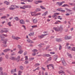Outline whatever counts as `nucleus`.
<instances>
[{
	"label": "nucleus",
	"mask_w": 75,
	"mask_h": 75,
	"mask_svg": "<svg viewBox=\"0 0 75 75\" xmlns=\"http://www.w3.org/2000/svg\"><path fill=\"white\" fill-rule=\"evenodd\" d=\"M7 37L8 35H5L4 34H3L2 35H0V38H1V40L2 41H4V42H3V44H7V41H8V39H6L4 40V38H5V37H3V36Z\"/></svg>",
	"instance_id": "1"
},
{
	"label": "nucleus",
	"mask_w": 75,
	"mask_h": 75,
	"mask_svg": "<svg viewBox=\"0 0 75 75\" xmlns=\"http://www.w3.org/2000/svg\"><path fill=\"white\" fill-rule=\"evenodd\" d=\"M47 35H48L47 34H44V35H39L38 36V37L39 38L41 39V38H43L45 36H46Z\"/></svg>",
	"instance_id": "2"
},
{
	"label": "nucleus",
	"mask_w": 75,
	"mask_h": 75,
	"mask_svg": "<svg viewBox=\"0 0 75 75\" xmlns=\"http://www.w3.org/2000/svg\"><path fill=\"white\" fill-rule=\"evenodd\" d=\"M63 3H65V1H63L61 2H57V4L59 5V6H61L62 5Z\"/></svg>",
	"instance_id": "3"
},
{
	"label": "nucleus",
	"mask_w": 75,
	"mask_h": 75,
	"mask_svg": "<svg viewBox=\"0 0 75 75\" xmlns=\"http://www.w3.org/2000/svg\"><path fill=\"white\" fill-rule=\"evenodd\" d=\"M71 38H72V37L71 36L69 37L68 36H66L64 37L65 40H70Z\"/></svg>",
	"instance_id": "4"
},
{
	"label": "nucleus",
	"mask_w": 75,
	"mask_h": 75,
	"mask_svg": "<svg viewBox=\"0 0 75 75\" xmlns=\"http://www.w3.org/2000/svg\"><path fill=\"white\" fill-rule=\"evenodd\" d=\"M20 8L21 9H23V10H25V8H27V5H24L22 7L21 6Z\"/></svg>",
	"instance_id": "5"
},
{
	"label": "nucleus",
	"mask_w": 75,
	"mask_h": 75,
	"mask_svg": "<svg viewBox=\"0 0 75 75\" xmlns=\"http://www.w3.org/2000/svg\"><path fill=\"white\" fill-rule=\"evenodd\" d=\"M54 30L56 31H60V28H54Z\"/></svg>",
	"instance_id": "6"
},
{
	"label": "nucleus",
	"mask_w": 75,
	"mask_h": 75,
	"mask_svg": "<svg viewBox=\"0 0 75 75\" xmlns=\"http://www.w3.org/2000/svg\"><path fill=\"white\" fill-rule=\"evenodd\" d=\"M20 23L21 24H25V21L23 20H21L20 21Z\"/></svg>",
	"instance_id": "7"
},
{
	"label": "nucleus",
	"mask_w": 75,
	"mask_h": 75,
	"mask_svg": "<svg viewBox=\"0 0 75 75\" xmlns=\"http://www.w3.org/2000/svg\"><path fill=\"white\" fill-rule=\"evenodd\" d=\"M27 42H29V43H30V44H32V43H33L34 42L32 41L31 40L29 39L27 40Z\"/></svg>",
	"instance_id": "8"
},
{
	"label": "nucleus",
	"mask_w": 75,
	"mask_h": 75,
	"mask_svg": "<svg viewBox=\"0 0 75 75\" xmlns=\"http://www.w3.org/2000/svg\"><path fill=\"white\" fill-rule=\"evenodd\" d=\"M20 56H18L16 58V60L17 62H19L20 61Z\"/></svg>",
	"instance_id": "9"
},
{
	"label": "nucleus",
	"mask_w": 75,
	"mask_h": 75,
	"mask_svg": "<svg viewBox=\"0 0 75 75\" xmlns=\"http://www.w3.org/2000/svg\"><path fill=\"white\" fill-rule=\"evenodd\" d=\"M10 51V49H7L3 50V52H8V51Z\"/></svg>",
	"instance_id": "10"
},
{
	"label": "nucleus",
	"mask_w": 75,
	"mask_h": 75,
	"mask_svg": "<svg viewBox=\"0 0 75 75\" xmlns=\"http://www.w3.org/2000/svg\"><path fill=\"white\" fill-rule=\"evenodd\" d=\"M57 58H58V56H57V55L54 56V61H57Z\"/></svg>",
	"instance_id": "11"
},
{
	"label": "nucleus",
	"mask_w": 75,
	"mask_h": 75,
	"mask_svg": "<svg viewBox=\"0 0 75 75\" xmlns=\"http://www.w3.org/2000/svg\"><path fill=\"white\" fill-rule=\"evenodd\" d=\"M56 41L57 42H61L62 41V39H56Z\"/></svg>",
	"instance_id": "12"
},
{
	"label": "nucleus",
	"mask_w": 75,
	"mask_h": 75,
	"mask_svg": "<svg viewBox=\"0 0 75 75\" xmlns=\"http://www.w3.org/2000/svg\"><path fill=\"white\" fill-rule=\"evenodd\" d=\"M10 59H11V60H13L14 61L16 60V58L15 57H11V58H10Z\"/></svg>",
	"instance_id": "13"
},
{
	"label": "nucleus",
	"mask_w": 75,
	"mask_h": 75,
	"mask_svg": "<svg viewBox=\"0 0 75 75\" xmlns=\"http://www.w3.org/2000/svg\"><path fill=\"white\" fill-rule=\"evenodd\" d=\"M38 21V20H37V19H34L33 21V23H37Z\"/></svg>",
	"instance_id": "14"
},
{
	"label": "nucleus",
	"mask_w": 75,
	"mask_h": 75,
	"mask_svg": "<svg viewBox=\"0 0 75 75\" xmlns=\"http://www.w3.org/2000/svg\"><path fill=\"white\" fill-rule=\"evenodd\" d=\"M48 11H46L42 15V16H46V15H47V14H48Z\"/></svg>",
	"instance_id": "15"
},
{
	"label": "nucleus",
	"mask_w": 75,
	"mask_h": 75,
	"mask_svg": "<svg viewBox=\"0 0 75 75\" xmlns=\"http://www.w3.org/2000/svg\"><path fill=\"white\" fill-rule=\"evenodd\" d=\"M16 6V8H19V7H18V6H17L16 5H11L10 6V7H14V6Z\"/></svg>",
	"instance_id": "16"
},
{
	"label": "nucleus",
	"mask_w": 75,
	"mask_h": 75,
	"mask_svg": "<svg viewBox=\"0 0 75 75\" xmlns=\"http://www.w3.org/2000/svg\"><path fill=\"white\" fill-rule=\"evenodd\" d=\"M4 33H7L8 32V30H7V28H4Z\"/></svg>",
	"instance_id": "17"
},
{
	"label": "nucleus",
	"mask_w": 75,
	"mask_h": 75,
	"mask_svg": "<svg viewBox=\"0 0 75 75\" xmlns=\"http://www.w3.org/2000/svg\"><path fill=\"white\" fill-rule=\"evenodd\" d=\"M9 8L10 10H14L16 8V7H14V8H13V7H11Z\"/></svg>",
	"instance_id": "18"
},
{
	"label": "nucleus",
	"mask_w": 75,
	"mask_h": 75,
	"mask_svg": "<svg viewBox=\"0 0 75 75\" xmlns=\"http://www.w3.org/2000/svg\"><path fill=\"white\" fill-rule=\"evenodd\" d=\"M23 52V51L22 50H20L18 52V54H22Z\"/></svg>",
	"instance_id": "19"
},
{
	"label": "nucleus",
	"mask_w": 75,
	"mask_h": 75,
	"mask_svg": "<svg viewBox=\"0 0 75 75\" xmlns=\"http://www.w3.org/2000/svg\"><path fill=\"white\" fill-rule=\"evenodd\" d=\"M63 65L64 66H67V63L65 61L64 62H62Z\"/></svg>",
	"instance_id": "20"
},
{
	"label": "nucleus",
	"mask_w": 75,
	"mask_h": 75,
	"mask_svg": "<svg viewBox=\"0 0 75 75\" xmlns=\"http://www.w3.org/2000/svg\"><path fill=\"white\" fill-rule=\"evenodd\" d=\"M23 73V71H18V75H21V73Z\"/></svg>",
	"instance_id": "21"
},
{
	"label": "nucleus",
	"mask_w": 75,
	"mask_h": 75,
	"mask_svg": "<svg viewBox=\"0 0 75 75\" xmlns=\"http://www.w3.org/2000/svg\"><path fill=\"white\" fill-rule=\"evenodd\" d=\"M7 18L6 16H4L1 17V19H5V18Z\"/></svg>",
	"instance_id": "22"
},
{
	"label": "nucleus",
	"mask_w": 75,
	"mask_h": 75,
	"mask_svg": "<svg viewBox=\"0 0 75 75\" xmlns=\"http://www.w3.org/2000/svg\"><path fill=\"white\" fill-rule=\"evenodd\" d=\"M18 48H19V50H21L22 47L21 46H20V45H18Z\"/></svg>",
	"instance_id": "23"
},
{
	"label": "nucleus",
	"mask_w": 75,
	"mask_h": 75,
	"mask_svg": "<svg viewBox=\"0 0 75 75\" xmlns=\"http://www.w3.org/2000/svg\"><path fill=\"white\" fill-rule=\"evenodd\" d=\"M33 52H38V50H37V49H34L33 50H32Z\"/></svg>",
	"instance_id": "24"
},
{
	"label": "nucleus",
	"mask_w": 75,
	"mask_h": 75,
	"mask_svg": "<svg viewBox=\"0 0 75 75\" xmlns=\"http://www.w3.org/2000/svg\"><path fill=\"white\" fill-rule=\"evenodd\" d=\"M69 4L71 6H75V4L74 3H69Z\"/></svg>",
	"instance_id": "25"
},
{
	"label": "nucleus",
	"mask_w": 75,
	"mask_h": 75,
	"mask_svg": "<svg viewBox=\"0 0 75 75\" xmlns=\"http://www.w3.org/2000/svg\"><path fill=\"white\" fill-rule=\"evenodd\" d=\"M20 68L21 70H23L24 69V67L22 66H21L20 67Z\"/></svg>",
	"instance_id": "26"
},
{
	"label": "nucleus",
	"mask_w": 75,
	"mask_h": 75,
	"mask_svg": "<svg viewBox=\"0 0 75 75\" xmlns=\"http://www.w3.org/2000/svg\"><path fill=\"white\" fill-rule=\"evenodd\" d=\"M1 46L2 47H6L7 46V45H1Z\"/></svg>",
	"instance_id": "27"
},
{
	"label": "nucleus",
	"mask_w": 75,
	"mask_h": 75,
	"mask_svg": "<svg viewBox=\"0 0 75 75\" xmlns=\"http://www.w3.org/2000/svg\"><path fill=\"white\" fill-rule=\"evenodd\" d=\"M41 9L40 8H38L36 9V11H41Z\"/></svg>",
	"instance_id": "28"
},
{
	"label": "nucleus",
	"mask_w": 75,
	"mask_h": 75,
	"mask_svg": "<svg viewBox=\"0 0 75 75\" xmlns=\"http://www.w3.org/2000/svg\"><path fill=\"white\" fill-rule=\"evenodd\" d=\"M57 18L58 19H59L60 20H62V18H61V16H58L57 17Z\"/></svg>",
	"instance_id": "29"
},
{
	"label": "nucleus",
	"mask_w": 75,
	"mask_h": 75,
	"mask_svg": "<svg viewBox=\"0 0 75 75\" xmlns=\"http://www.w3.org/2000/svg\"><path fill=\"white\" fill-rule=\"evenodd\" d=\"M54 15H52V17H53V18H54V17H57V15H56L55 14V13H54Z\"/></svg>",
	"instance_id": "30"
},
{
	"label": "nucleus",
	"mask_w": 75,
	"mask_h": 75,
	"mask_svg": "<svg viewBox=\"0 0 75 75\" xmlns=\"http://www.w3.org/2000/svg\"><path fill=\"white\" fill-rule=\"evenodd\" d=\"M31 8V6L26 5V8Z\"/></svg>",
	"instance_id": "31"
},
{
	"label": "nucleus",
	"mask_w": 75,
	"mask_h": 75,
	"mask_svg": "<svg viewBox=\"0 0 75 75\" xmlns=\"http://www.w3.org/2000/svg\"><path fill=\"white\" fill-rule=\"evenodd\" d=\"M65 10H67V11H72V10H71L69 9H68L67 8H65Z\"/></svg>",
	"instance_id": "32"
},
{
	"label": "nucleus",
	"mask_w": 75,
	"mask_h": 75,
	"mask_svg": "<svg viewBox=\"0 0 75 75\" xmlns=\"http://www.w3.org/2000/svg\"><path fill=\"white\" fill-rule=\"evenodd\" d=\"M8 25L9 26V27H11V22H9L8 23Z\"/></svg>",
	"instance_id": "33"
},
{
	"label": "nucleus",
	"mask_w": 75,
	"mask_h": 75,
	"mask_svg": "<svg viewBox=\"0 0 75 75\" xmlns=\"http://www.w3.org/2000/svg\"><path fill=\"white\" fill-rule=\"evenodd\" d=\"M40 65V64L39 63H36L35 64V66L36 67H38V66H39V65Z\"/></svg>",
	"instance_id": "34"
},
{
	"label": "nucleus",
	"mask_w": 75,
	"mask_h": 75,
	"mask_svg": "<svg viewBox=\"0 0 75 75\" xmlns=\"http://www.w3.org/2000/svg\"><path fill=\"white\" fill-rule=\"evenodd\" d=\"M40 8H42V9H45V8L44 7L42 6H40Z\"/></svg>",
	"instance_id": "35"
},
{
	"label": "nucleus",
	"mask_w": 75,
	"mask_h": 75,
	"mask_svg": "<svg viewBox=\"0 0 75 75\" xmlns=\"http://www.w3.org/2000/svg\"><path fill=\"white\" fill-rule=\"evenodd\" d=\"M61 60L62 61V62H65V60H64V58H62L61 59Z\"/></svg>",
	"instance_id": "36"
},
{
	"label": "nucleus",
	"mask_w": 75,
	"mask_h": 75,
	"mask_svg": "<svg viewBox=\"0 0 75 75\" xmlns=\"http://www.w3.org/2000/svg\"><path fill=\"white\" fill-rule=\"evenodd\" d=\"M15 19L16 21H18V20H19L18 18V17H16L15 18Z\"/></svg>",
	"instance_id": "37"
},
{
	"label": "nucleus",
	"mask_w": 75,
	"mask_h": 75,
	"mask_svg": "<svg viewBox=\"0 0 75 75\" xmlns=\"http://www.w3.org/2000/svg\"><path fill=\"white\" fill-rule=\"evenodd\" d=\"M40 14H41V13H37L34 15V16L36 17V16H39V15H40Z\"/></svg>",
	"instance_id": "38"
},
{
	"label": "nucleus",
	"mask_w": 75,
	"mask_h": 75,
	"mask_svg": "<svg viewBox=\"0 0 75 75\" xmlns=\"http://www.w3.org/2000/svg\"><path fill=\"white\" fill-rule=\"evenodd\" d=\"M65 6H67V7H68V5L67 4H64L62 6V7H65Z\"/></svg>",
	"instance_id": "39"
},
{
	"label": "nucleus",
	"mask_w": 75,
	"mask_h": 75,
	"mask_svg": "<svg viewBox=\"0 0 75 75\" xmlns=\"http://www.w3.org/2000/svg\"><path fill=\"white\" fill-rule=\"evenodd\" d=\"M61 48H62V46H61V45H59V50H61Z\"/></svg>",
	"instance_id": "40"
},
{
	"label": "nucleus",
	"mask_w": 75,
	"mask_h": 75,
	"mask_svg": "<svg viewBox=\"0 0 75 75\" xmlns=\"http://www.w3.org/2000/svg\"><path fill=\"white\" fill-rule=\"evenodd\" d=\"M34 58L31 57L29 58V61H31V60H34Z\"/></svg>",
	"instance_id": "41"
},
{
	"label": "nucleus",
	"mask_w": 75,
	"mask_h": 75,
	"mask_svg": "<svg viewBox=\"0 0 75 75\" xmlns=\"http://www.w3.org/2000/svg\"><path fill=\"white\" fill-rule=\"evenodd\" d=\"M31 15L32 16H34L35 15V13L34 12H32L31 13Z\"/></svg>",
	"instance_id": "42"
},
{
	"label": "nucleus",
	"mask_w": 75,
	"mask_h": 75,
	"mask_svg": "<svg viewBox=\"0 0 75 75\" xmlns=\"http://www.w3.org/2000/svg\"><path fill=\"white\" fill-rule=\"evenodd\" d=\"M32 27V28H35L36 27H37V25H33L31 26Z\"/></svg>",
	"instance_id": "43"
},
{
	"label": "nucleus",
	"mask_w": 75,
	"mask_h": 75,
	"mask_svg": "<svg viewBox=\"0 0 75 75\" xmlns=\"http://www.w3.org/2000/svg\"><path fill=\"white\" fill-rule=\"evenodd\" d=\"M5 57L6 59H8V55L6 54V55L5 56Z\"/></svg>",
	"instance_id": "44"
},
{
	"label": "nucleus",
	"mask_w": 75,
	"mask_h": 75,
	"mask_svg": "<svg viewBox=\"0 0 75 75\" xmlns=\"http://www.w3.org/2000/svg\"><path fill=\"white\" fill-rule=\"evenodd\" d=\"M71 51H75V47H73L72 48V50H71Z\"/></svg>",
	"instance_id": "45"
},
{
	"label": "nucleus",
	"mask_w": 75,
	"mask_h": 75,
	"mask_svg": "<svg viewBox=\"0 0 75 75\" xmlns=\"http://www.w3.org/2000/svg\"><path fill=\"white\" fill-rule=\"evenodd\" d=\"M21 1H24V2H27V0H21Z\"/></svg>",
	"instance_id": "46"
},
{
	"label": "nucleus",
	"mask_w": 75,
	"mask_h": 75,
	"mask_svg": "<svg viewBox=\"0 0 75 75\" xmlns=\"http://www.w3.org/2000/svg\"><path fill=\"white\" fill-rule=\"evenodd\" d=\"M61 8H59L56 10L57 11H61Z\"/></svg>",
	"instance_id": "47"
},
{
	"label": "nucleus",
	"mask_w": 75,
	"mask_h": 75,
	"mask_svg": "<svg viewBox=\"0 0 75 75\" xmlns=\"http://www.w3.org/2000/svg\"><path fill=\"white\" fill-rule=\"evenodd\" d=\"M19 39H20V38L18 37H17L16 38L15 40H18Z\"/></svg>",
	"instance_id": "48"
},
{
	"label": "nucleus",
	"mask_w": 75,
	"mask_h": 75,
	"mask_svg": "<svg viewBox=\"0 0 75 75\" xmlns=\"http://www.w3.org/2000/svg\"><path fill=\"white\" fill-rule=\"evenodd\" d=\"M3 61V58L2 57H0V62H1V61Z\"/></svg>",
	"instance_id": "49"
},
{
	"label": "nucleus",
	"mask_w": 75,
	"mask_h": 75,
	"mask_svg": "<svg viewBox=\"0 0 75 75\" xmlns=\"http://www.w3.org/2000/svg\"><path fill=\"white\" fill-rule=\"evenodd\" d=\"M27 0V1H28V2H32L33 1V0Z\"/></svg>",
	"instance_id": "50"
},
{
	"label": "nucleus",
	"mask_w": 75,
	"mask_h": 75,
	"mask_svg": "<svg viewBox=\"0 0 75 75\" xmlns=\"http://www.w3.org/2000/svg\"><path fill=\"white\" fill-rule=\"evenodd\" d=\"M60 11L62 13H64V12L65 11L64 10H61Z\"/></svg>",
	"instance_id": "51"
},
{
	"label": "nucleus",
	"mask_w": 75,
	"mask_h": 75,
	"mask_svg": "<svg viewBox=\"0 0 75 75\" xmlns=\"http://www.w3.org/2000/svg\"><path fill=\"white\" fill-rule=\"evenodd\" d=\"M48 65H49V67H54V65L52 64H49Z\"/></svg>",
	"instance_id": "52"
},
{
	"label": "nucleus",
	"mask_w": 75,
	"mask_h": 75,
	"mask_svg": "<svg viewBox=\"0 0 75 75\" xmlns=\"http://www.w3.org/2000/svg\"><path fill=\"white\" fill-rule=\"evenodd\" d=\"M35 4H38V1H35Z\"/></svg>",
	"instance_id": "53"
},
{
	"label": "nucleus",
	"mask_w": 75,
	"mask_h": 75,
	"mask_svg": "<svg viewBox=\"0 0 75 75\" xmlns=\"http://www.w3.org/2000/svg\"><path fill=\"white\" fill-rule=\"evenodd\" d=\"M25 60H27L28 59V56H25Z\"/></svg>",
	"instance_id": "54"
},
{
	"label": "nucleus",
	"mask_w": 75,
	"mask_h": 75,
	"mask_svg": "<svg viewBox=\"0 0 75 75\" xmlns=\"http://www.w3.org/2000/svg\"><path fill=\"white\" fill-rule=\"evenodd\" d=\"M54 14H55V15H57H57H59L60 13H55Z\"/></svg>",
	"instance_id": "55"
},
{
	"label": "nucleus",
	"mask_w": 75,
	"mask_h": 75,
	"mask_svg": "<svg viewBox=\"0 0 75 75\" xmlns=\"http://www.w3.org/2000/svg\"><path fill=\"white\" fill-rule=\"evenodd\" d=\"M48 64V61L46 62L45 63V64H46V65Z\"/></svg>",
	"instance_id": "56"
},
{
	"label": "nucleus",
	"mask_w": 75,
	"mask_h": 75,
	"mask_svg": "<svg viewBox=\"0 0 75 75\" xmlns=\"http://www.w3.org/2000/svg\"><path fill=\"white\" fill-rule=\"evenodd\" d=\"M16 37L14 36H12V38H13V39H14L15 40L16 39Z\"/></svg>",
	"instance_id": "57"
},
{
	"label": "nucleus",
	"mask_w": 75,
	"mask_h": 75,
	"mask_svg": "<svg viewBox=\"0 0 75 75\" xmlns=\"http://www.w3.org/2000/svg\"><path fill=\"white\" fill-rule=\"evenodd\" d=\"M50 48V46H47L46 48V50H47L48 49V48Z\"/></svg>",
	"instance_id": "58"
},
{
	"label": "nucleus",
	"mask_w": 75,
	"mask_h": 75,
	"mask_svg": "<svg viewBox=\"0 0 75 75\" xmlns=\"http://www.w3.org/2000/svg\"><path fill=\"white\" fill-rule=\"evenodd\" d=\"M16 69H13L14 72H16Z\"/></svg>",
	"instance_id": "59"
},
{
	"label": "nucleus",
	"mask_w": 75,
	"mask_h": 75,
	"mask_svg": "<svg viewBox=\"0 0 75 75\" xmlns=\"http://www.w3.org/2000/svg\"><path fill=\"white\" fill-rule=\"evenodd\" d=\"M23 27L24 28L25 30H26V28H25V26L24 25H22Z\"/></svg>",
	"instance_id": "60"
},
{
	"label": "nucleus",
	"mask_w": 75,
	"mask_h": 75,
	"mask_svg": "<svg viewBox=\"0 0 75 75\" xmlns=\"http://www.w3.org/2000/svg\"><path fill=\"white\" fill-rule=\"evenodd\" d=\"M28 61H26L25 62V64H28Z\"/></svg>",
	"instance_id": "61"
},
{
	"label": "nucleus",
	"mask_w": 75,
	"mask_h": 75,
	"mask_svg": "<svg viewBox=\"0 0 75 75\" xmlns=\"http://www.w3.org/2000/svg\"><path fill=\"white\" fill-rule=\"evenodd\" d=\"M38 3H42V1L39 0L38 1Z\"/></svg>",
	"instance_id": "62"
},
{
	"label": "nucleus",
	"mask_w": 75,
	"mask_h": 75,
	"mask_svg": "<svg viewBox=\"0 0 75 75\" xmlns=\"http://www.w3.org/2000/svg\"><path fill=\"white\" fill-rule=\"evenodd\" d=\"M3 75H8V74H7V73H4L3 74Z\"/></svg>",
	"instance_id": "63"
},
{
	"label": "nucleus",
	"mask_w": 75,
	"mask_h": 75,
	"mask_svg": "<svg viewBox=\"0 0 75 75\" xmlns=\"http://www.w3.org/2000/svg\"><path fill=\"white\" fill-rule=\"evenodd\" d=\"M50 56H51V55L49 54H46V57H50Z\"/></svg>",
	"instance_id": "64"
}]
</instances>
